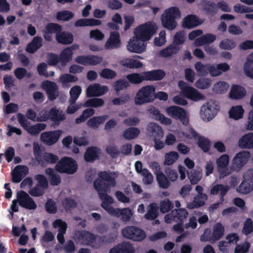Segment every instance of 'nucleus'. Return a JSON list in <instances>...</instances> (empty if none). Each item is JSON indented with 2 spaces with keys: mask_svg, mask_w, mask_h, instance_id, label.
<instances>
[{
  "mask_svg": "<svg viewBox=\"0 0 253 253\" xmlns=\"http://www.w3.org/2000/svg\"><path fill=\"white\" fill-rule=\"evenodd\" d=\"M145 80L150 81H160L166 75V73L162 70L158 69L144 72Z\"/></svg>",
  "mask_w": 253,
  "mask_h": 253,
  "instance_id": "nucleus-27",
  "label": "nucleus"
},
{
  "mask_svg": "<svg viewBox=\"0 0 253 253\" xmlns=\"http://www.w3.org/2000/svg\"><path fill=\"white\" fill-rule=\"evenodd\" d=\"M197 140V144L205 153L208 152L210 150L211 142L209 139L204 136H199Z\"/></svg>",
  "mask_w": 253,
  "mask_h": 253,
  "instance_id": "nucleus-51",
  "label": "nucleus"
},
{
  "mask_svg": "<svg viewBox=\"0 0 253 253\" xmlns=\"http://www.w3.org/2000/svg\"><path fill=\"white\" fill-rule=\"evenodd\" d=\"M224 232V228L222 224L217 223L213 227V232L211 236L210 237V241L213 243L218 240L222 237Z\"/></svg>",
  "mask_w": 253,
  "mask_h": 253,
  "instance_id": "nucleus-33",
  "label": "nucleus"
},
{
  "mask_svg": "<svg viewBox=\"0 0 253 253\" xmlns=\"http://www.w3.org/2000/svg\"><path fill=\"white\" fill-rule=\"evenodd\" d=\"M132 215V212L129 208L119 209L118 210V214L116 215L117 217H120V219L124 222H127L130 219Z\"/></svg>",
  "mask_w": 253,
  "mask_h": 253,
  "instance_id": "nucleus-45",
  "label": "nucleus"
},
{
  "mask_svg": "<svg viewBox=\"0 0 253 253\" xmlns=\"http://www.w3.org/2000/svg\"><path fill=\"white\" fill-rule=\"evenodd\" d=\"M28 172V168L24 166H17L12 173V181L15 183L20 182Z\"/></svg>",
  "mask_w": 253,
  "mask_h": 253,
  "instance_id": "nucleus-23",
  "label": "nucleus"
},
{
  "mask_svg": "<svg viewBox=\"0 0 253 253\" xmlns=\"http://www.w3.org/2000/svg\"><path fill=\"white\" fill-rule=\"evenodd\" d=\"M211 85V80L208 78H200L195 83V86L201 89L208 88Z\"/></svg>",
  "mask_w": 253,
  "mask_h": 253,
  "instance_id": "nucleus-61",
  "label": "nucleus"
},
{
  "mask_svg": "<svg viewBox=\"0 0 253 253\" xmlns=\"http://www.w3.org/2000/svg\"><path fill=\"white\" fill-rule=\"evenodd\" d=\"M179 158V155L175 151H171L166 154L164 164L170 166L174 163Z\"/></svg>",
  "mask_w": 253,
  "mask_h": 253,
  "instance_id": "nucleus-57",
  "label": "nucleus"
},
{
  "mask_svg": "<svg viewBox=\"0 0 253 253\" xmlns=\"http://www.w3.org/2000/svg\"><path fill=\"white\" fill-rule=\"evenodd\" d=\"M238 145L242 149H253V132L243 135L238 141Z\"/></svg>",
  "mask_w": 253,
  "mask_h": 253,
  "instance_id": "nucleus-25",
  "label": "nucleus"
},
{
  "mask_svg": "<svg viewBox=\"0 0 253 253\" xmlns=\"http://www.w3.org/2000/svg\"><path fill=\"white\" fill-rule=\"evenodd\" d=\"M108 90L107 86H101L99 84H94L89 85L86 90L87 97L100 96L105 94Z\"/></svg>",
  "mask_w": 253,
  "mask_h": 253,
  "instance_id": "nucleus-17",
  "label": "nucleus"
},
{
  "mask_svg": "<svg viewBox=\"0 0 253 253\" xmlns=\"http://www.w3.org/2000/svg\"><path fill=\"white\" fill-rule=\"evenodd\" d=\"M216 39V36L211 34L204 35L195 41L194 44L199 46L205 44H208L213 42Z\"/></svg>",
  "mask_w": 253,
  "mask_h": 253,
  "instance_id": "nucleus-38",
  "label": "nucleus"
},
{
  "mask_svg": "<svg viewBox=\"0 0 253 253\" xmlns=\"http://www.w3.org/2000/svg\"><path fill=\"white\" fill-rule=\"evenodd\" d=\"M219 110L218 105L212 101H209L203 105L200 110L201 117L205 121H209L212 119Z\"/></svg>",
  "mask_w": 253,
  "mask_h": 253,
  "instance_id": "nucleus-9",
  "label": "nucleus"
},
{
  "mask_svg": "<svg viewBox=\"0 0 253 253\" xmlns=\"http://www.w3.org/2000/svg\"><path fill=\"white\" fill-rule=\"evenodd\" d=\"M53 227L55 228H59L58 233L65 234L67 228V224L65 221L58 219L53 221Z\"/></svg>",
  "mask_w": 253,
  "mask_h": 253,
  "instance_id": "nucleus-63",
  "label": "nucleus"
},
{
  "mask_svg": "<svg viewBox=\"0 0 253 253\" xmlns=\"http://www.w3.org/2000/svg\"><path fill=\"white\" fill-rule=\"evenodd\" d=\"M188 175L192 184L198 183L202 176V172L195 169L192 170L188 173Z\"/></svg>",
  "mask_w": 253,
  "mask_h": 253,
  "instance_id": "nucleus-58",
  "label": "nucleus"
},
{
  "mask_svg": "<svg viewBox=\"0 0 253 253\" xmlns=\"http://www.w3.org/2000/svg\"><path fill=\"white\" fill-rule=\"evenodd\" d=\"M159 207L155 203H151L148 207V211L144 217L147 220H154L159 215Z\"/></svg>",
  "mask_w": 253,
  "mask_h": 253,
  "instance_id": "nucleus-39",
  "label": "nucleus"
},
{
  "mask_svg": "<svg viewBox=\"0 0 253 253\" xmlns=\"http://www.w3.org/2000/svg\"><path fill=\"white\" fill-rule=\"evenodd\" d=\"M104 101L102 98H94L87 99L83 105L84 107L97 108L104 105Z\"/></svg>",
  "mask_w": 253,
  "mask_h": 253,
  "instance_id": "nucleus-49",
  "label": "nucleus"
},
{
  "mask_svg": "<svg viewBox=\"0 0 253 253\" xmlns=\"http://www.w3.org/2000/svg\"><path fill=\"white\" fill-rule=\"evenodd\" d=\"M58 157L57 155L51 153L44 152L42 153V156L37 162L38 165H40L42 167H46L48 164H53L57 162Z\"/></svg>",
  "mask_w": 253,
  "mask_h": 253,
  "instance_id": "nucleus-20",
  "label": "nucleus"
},
{
  "mask_svg": "<svg viewBox=\"0 0 253 253\" xmlns=\"http://www.w3.org/2000/svg\"><path fill=\"white\" fill-rule=\"evenodd\" d=\"M120 45L121 41L119 33L117 32H111L109 38L105 44V48L107 49H114L120 47Z\"/></svg>",
  "mask_w": 253,
  "mask_h": 253,
  "instance_id": "nucleus-24",
  "label": "nucleus"
},
{
  "mask_svg": "<svg viewBox=\"0 0 253 253\" xmlns=\"http://www.w3.org/2000/svg\"><path fill=\"white\" fill-rule=\"evenodd\" d=\"M45 209L50 214H54L57 212V208L56 203L53 199H47L45 204Z\"/></svg>",
  "mask_w": 253,
  "mask_h": 253,
  "instance_id": "nucleus-64",
  "label": "nucleus"
},
{
  "mask_svg": "<svg viewBox=\"0 0 253 253\" xmlns=\"http://www.w3.org/2000/svg\"><path fill=\"white\" fill-rule=\"evenodd\" d=\"M180 17V13L176 7H169L165 10L161 16L162 25L166 29L172 30L177 26L175 19Z\"/></svg>",
  "mask_w": 253,
  "mask_h": 253,
  "instance_id": "nucleus-3",
  "label": "nucleus"
},
{
  "mask_svg": "<svg viewBox=\"0 0 253 253\" xmlns=\"http://www.w3.org/2000/svg\"><path fill=\"white\" fill-rule=\"evenodd\" d=\"M160 205V211L163 213L169 212L173 207V203L168 199L161 201Z\"/></svg>",
  "mask_w": 253,
  "mask_h": 253,
  "instance_id": "nucleus-60",
  "label": "nucleus"
},
{
  "mask_svg": "<svg viewBox=\"0 0 253 253\" xmlns=\"http://www.w3.org/2000/svg\"><path fill=\"white\" fill-rule=\"evenodd\" d=\"M49 120L55 124H59L65 119V116L62 111H60L55 107H52L49 111Z\"/></svg>",
  "mask_w": 253,
  "mask_h": 253,
  "instance_id": "nucleus-35",
  "label": "nucleus"
},
{
  "mask_svg": "<svg viewBox=\"0 0 253 253\" xmlns=\"http://www.w3.org/2000/svg\"><path fill=\"white\" fill-rule=\"evenodd\" d=\"M73 55V51L71 48H66L63 50L60 55L58 56L54 54H49L48 55V58L51 62V63H56L57 62H69Z\"/></svg>",
  "mask_w": 253,
  "mask_h": 253,
  "instance_id": "nucleus-15",
  "label": "nucleus"
},
{
  "mask_svg": "<svg viewBox=\"0 0 253 253\" xmlns=\"http://www.w3.org/2000/svg\"><path fill=\"white\" fill-rule=\"evenodd\" d=\"M180 48L175 44H170L161 50L158 56L164 58H170L173 55L176 54L180 50Z\"/></svg>",
  "mask_w": 253,
  "mask_h": 253,
  "instance_id": "nucleus-22",
  "label": "nucleus"
},
{
  "mask_svg": "<svg viewBox=\"0 0 253 253\" xmlns=\"http://www.w3.org/2000/svg\"><path fill=\"white\" fill-rule=\"evenodd\" d=\"M250 157V153L243 151L236 154L232 160L233 167L236 170H240L248 162Z\"/></svg>",
  "mask_w": 253,
  "mask_h": 253,
  "instance_id": "nucleus-16",
  "label": "nucleus"
},
{
  "mask_svg": "<svg viewBox=\"0 0 253 253\" xmlns=\"http://www.w3.org/2000/svg\"><path fill=\"white\" fill-rule=\"evenodd\" d=\"M146 46L145 41L134 35L128 42L126 48L130 52L141 53L145 51Z\"/></svg>",
  "mask_w": 253,
  "mask_h": 253,
  "instance_id": "nucleus-10",
  "label": "nucleus"
},
{
  "mask_svg": "<svg viewBox=\"0 0 253 253\" xmlns=\"http://www.w3.org/2000/svg\"><path fill=\"white\" fill-rule=\"evenodd\" d=\"M148 134L154 138H162L164 131L161 126L155 123H149L146 127Z\"/></svg>",
  "mask_w": 253,
  "mask_h": 253,
  "instance_id": "nucleus-21",
  "label": "nucleus"
},
{
  "mask_svg": "<svg viewBox=\"0 0 253 253\" xmlns=\"http://www.w3.org/2000/svg\"><path fill=\"white\" fill-rule=\"evenodd\" d=\"M99 149L95 146L88 147L84 155V159L85 162L89 163L94 162L99 159Z\"/></svg>",
  "mask_w": 253,
  "mask_h": 253,
  "instance_id": "nucleus-28",
  "label": "nucleus"
},
{
  "mask_svg": "<svg viewBox=\"0 0 253 253\" xmlns=\"http://www.w3.org/2000/svg\"><path fill=\"white\" fill-rule=\"evenodd\" d=\"M157 29L158 27L155 23L148 22L136 28L133 31V34L136 37L146 42L151 39Z\"/></svg>",
  "mask_w": 253,
  "mask_h": 253,
  "instance_id": "nucleus-5",
  "label": "nucleus"
},
{
  "mask_svg": "<svg viewBox=\"0 0 253 253\" xmlns=\"http://www.w3.org/2000/svg\"><path fill=\"white\" fill-rule=\"evenodd\" d=\"M113 174L114 172L106 171H100L98 173L100 178H96L93 182L94 187L97 191L100 199L102 200L101 206L110 205L114 202L112 197L107 195L110 191V187H115L116 185Z\"/></svg>",
  "mask_w": 253,
  "mask_h": 253,
  "instance_id": "nucleus-1",
  "label": "nucleus"
},
{
  "mask_svg": "<svg viewBox=\"0 0 253 253\" xmlns=\"http://www.w3.org/2000/svg\"><path fill=\"white\" fill-rule=\"evenodd\" d=\"M62 204L67 212L75 208L77 206V203L75 200L71 197L65 198L62 201Z\"/></svg>",
  "mask_w": 253,
  "mask_h": 253,
  "instance_id": "nucleus-56",
  "label": "nucleus"
},
{
  "mask_svg": "<svg viewBox=\"0 0 253 253\" xmlns=\"http://www.w3.org/2000/svg\"><path fill=\"white\" fill-rule=\"evenodd\" d=\"M140 133V131L138 128L129 127L124 131L123 136L126 140L133 139L137 137Z\"/></svg>",
  "mask_w": 253,
  "mask_h": 253,
  "instance_id": "nucleus-44",
  "label": "nucleus"
},
{
  "mask_svg": "<svg viewBox=\"0 0 253 253\" xmlns=\"http://www.w3.org/2000/svg\"><path fill=\"white\" fill-rule=\"evenodd\" d=\"M122 234L124 237L137 242L142 241L146 237L143 230L134 226L125 227L122 230Z\"/></svg>",
  "mask_w": 253,
  "mask_h": 253,
  "instance_id": "nucleus-7",
  "label": "nucleus"
},
{
  "mask_svg": "<svg viewBox=\"0 0 253 253\" xmlns=\"http://www.w3.org/2000/svg\"><path fill=\"white\" fill-rule=\"evenodd\" d=\"M244 112V110L242 106H233L229 111V116L230 118L238 120L243 117Z\"/></svg>",
  "mask_w": 253,
  "mask_h": 253,
  "instance_id": "nucleus-40",
  "label": "nucleus"
},
{
  "mask_svg": "<svg viewBox=\"0 0 253 253\" xmlns=\"http://www.w3.org/2000/svg\"><path fill=\"white\" fill-rule=\"evenodd\" d=\"M246 179H244L241 183L237 188V191L243 194L249 193L253 190V186Z\"/></svg>",
  "mask_w": 253,
  "mask_h": 253,
  "instance_id": "nucleus-48",
  "label": "nucleus"
},
{
  "mask_svg": "<svg viewBox=\"0 0 253 253\" xmlns=\"http://www.w3.org/2000/svg\"><path fill=\"white\" fill-rule=\"evenodd\" d=\"M61 31V27L57 24L49 23L47 24L43 31V35L47 41H51L52 35Z\"/></svg>",
  "mask_w": 253,
  "mask_h": 253,
  "instance_id": "nucleus-29",
  "label": "nucleus"
},
{
  "mask_svg": "<svg viewBox=\"0 0 253 253\" xmlns=\"http://www.w3.org/2000/svg\"><path fill=\"white\" fill-rule=\"evenodd\" d=\"M55 168L56 170L61 173L72 174L77 171L78 165L72 158L64 157L57 163Z\"/></svg>",
  "mask_w": 253,
  "mask_h": 253,
  "instance_id": "nucleus-6",
  "label": "nucleus"
},
{
  "mask_svg": "<svg viewBox=\"0 0 253 253\" xmlns=\"http://www.w3.org/2000/svg\"><path fill=\"white\" fill-rule=\"evenodd\" d=\"M157 180L161 188L166 189L170 185V182L168 177L162 172L157 174L156 175Z\"/></svg>",
  "mask_w": 253,
  "mask_h": 253,
  "instance_id": "nucleus-55",
  "label": "nucleus"
},
{
  "mask_svg": "<svg viewBox=\"0 0 253 253\" xmlns=\"http://www.w3.org/2000/svg\"><path fill=\"white\" fill-rule=\"evenodd\" d=\"M150 113L153 116L155 120L159 121L161 124L169 125L171 123L170 119L165 117L163 114H161L158 109L155 107L151 108L149 109Z\"/></svg>",
  "mask_w": 253,
  "mask_h": 253,
  "instance_id": "nucleus-31",
  "label": "nucleus"
},
{
  "mask_svg": "<svg viewBox=\"0 0 253 253\" xmlns=\"http://www.w3.org/2000/svg\"><path fill=\"white\" fill-rule=\"evenodd\" d=\"M107 118V115L93 117L88 120L87 125L89 127L97 128L105 121Z\"/></svg>",
  "mask_w": 253,
  "mask_h": 253,
  "instance_id": "nucleus-37",
  "label": "nucleus"
},
{
  "mask_svg": "<svg viewBox=\"0 0 253 253\" xmlns=\"http://www.w3.org/2000/svg\"><path fill=\"white\" fill-rule=\"evenodd\" d=\"M126 79L128 83L132 84H139L145 80L144 73L142 75L139 73H132L126 76Z\"/></svg>",
  "mask_w": 253,
  "mask_h": 253,
  "instance_id": "nucleus-47",
  "label": "nucleus"
},
{
  "mask_svg": "<svg viewBox=\"0 0 253 253\" xmlns=\"http://www.w3.org/2000/svg\"><path fill=\"white\" fill-rule=\"evenodd\" d=\"M172 212L173 215V221L177 222H183L188 214L187 211L184 209H175L172 211Z\"/></svg>",
  "mask_w": 253,
  "mask_h": 253,
  "instance_id": "nucleus-42",
  "label": "nucleus"
},
{
  "mask_svg": "<svg viewBox=\"0 0 253 253\" xmlns=\"http://www.w3.org/2000/svg\"><path fill=\"white\" fill-rule=\"evenodd\" d=\"M229 87V84L224 81L216 83L213 87V91L218 94H222L226 92Z\"/></svg>",
  "mask_w": 253,
  "mask_h": 253,
  "instance_id": "nucleus-52",
  "label": "nucleus"
},
{
  "mask_svg": "<svg viewBox=\"0 0 253 253\" xmlns=\"http://www.w3.org/2000/svg\"><path fill=\"white\" fill-rule=\"evenodd\" d=\"M78 63H99L102 61V59L94 55L79 56L76 59Z\"/></svg>",
  "mask_w": 253,
  "mask_h": 253,
  "instance_id": "nucleus-36",
  "label": "nucleus"
},
{
  "mask_svg": "<svg viewBox=\"0 0 253 253\" xmlns=\"http://www.w3.org/2000/svg\"><path fill=\"white\" fill-rule=\"evenodd\" d=\"M236 46V42L233 40L228 39L222 40L219 44V47L224 50H231Z\"/></svg>",
  "mask_w": 253,
  "mask_h": 253,
  "instance_id": "nucleus-59",
  "label": "nucleus"
},
{
  "mask_svg": "<svg viewBox=\"0 0 253 253\" xmlns=\"http://www.w3.org/2000/svg\"><path fill=\"white\" fill-rule=\"evenodd\" d=\"M216 67L213 65L209 66V73L212 77H216L221 75L222 72L229 70V64H216Z\"/></svg>",
  "mask_w": 253,
  "mask_h": 253,
  "instance_id": "nucleus-34",
  "label": "nucleus"
},
{
  "mask_svg": "<svg viewBox=\"0 0 253 253\" xmlns=\"http://www.w3.org/2000/svg\"><path fill=\"white\" fill-rule=\"evenodd\" d=\"M62 133L59 129L43 132L41 135V139L44 144L51 146L58 141Z\"/></svg>",
  "mask_w": 253,
  "mask_h": 253,
  "instance_id": "nucleus-13",
  "label": "nucleus"
},
{
  "mask_svg": "<svg viewBox=\"0 0 253 253\" xmlns=\"http://www.w3.org/2000/svg\"><path fill=\"white\" fill-rule=\"evenodd\" d=\"M134 249L129 243H123L111 249L109 253H134Z\"/></svg>",
  "mask_w": 253,
  "mask_h": 253,
  "instance_id": "nucleus-26",
  "label": "nucleus"
},
{
  "mask_svg": "<svg viewBox=\"0 0 253 253\" xmlns=\"http://www.w3.org/2000/svg\"><path fill=\"white\" fill-rule=\"evenodd\" d=\"M168 115L173 119L178 120L184 126L189 124V117L186 111L182 108L177 106L168 107L166 109Z\"/></svg>",
  "mask_w": 253,
  "mask_h": 253,
  "instance_id": "nucleus-8",
  "label": "nucleus"
},
{
  "mask_svg": "<svg viewBox=\"0 0 253 253\" xmlns=\"http://www.w3.org/2000/svg\"><path fill=\"white\" fill-rule=\"evenodd\" d=\"M17 198L19 205L28 210H35L37 204L34 200L25 191H20L17 192Z\"/></svg>",
  "mask_w": 253,
  "mask_h": 253,
  "instance_id": "nucleus-11",
  "label": "nucleus"
},
{
  "mask_svg": "<svg viewBox=\"0 0 253 253\" xmlns=\"http://www.w3.org/2000/svg\"><path fill=\"white\" fill-rule=\"evenodd\" d=\"M203 23L195 15H190L185 17L183 20V26L187 28L191 29L199 26Z\"/></svg>",
  "mask_w": 253,
  "mask_h": 253,
  "instance_id": "nucleus-32",
  "label": "nucleus"
},
{
  "mask_svg": "<svg viewBox=\"0 0 253 253\" xmlns=\"http://www.w3.org/2000/svg\"><path fill=\"white\" fill-rule=\"evenodd\" d=\"M129 86L128 81L125 79H120L114 83V89L116 91V93H118L122 90L126 89Z\"/></svg>",
  "mask_w": 253,
  "mask_h": 253,
  "instance_id": "nucleus-53",
  "label": "nucleus"
},
{
  "mask_svg": "<svg viewBox=\"0 0 253 253\" xmlns=\"http://www.w3.org/2000/svg\"><path fill=\"white\" fill-rule=\"evenodd\" d=\"M82 93V88L80 85H76L73 86L70 90V98L69 103L75 104L80 94Z\"/></svg>",
  "mask_w": 253,
  "mask_h": 253,
  "instance_id": "nucleus-43",
  "label": "nucleus"
},
{
  "mask_svg": "<svg viewBox=\"0 0 253 253\" xmlns=\"http://www.w3.org/2000/svg\"><path fill=\"white\" fill-rule=\"evenodd\" d=\"M83 245L91 246L94 249H99L105 243L110 242L105 236H95L94 234L86 231H81L78 237Z\"/></svg>",
  "mask_w": 253,
  "mask_h": 253,
  "instance_id": "nucleus-2",
  "label": "nucleus"
},
{
  "mask_svg": "<svg viewBox=\"0 0 253 253\" xmlns=\"http://www.w3.org/2000/svg\"><path fill=\"white\" fill-rule=\"evenodd\" d=\"M42 39L41 38L35 37L32 42L27 45V51L29 53L35 52L42 46Z\"/></svg>",
  "mask_w": 253,
  "mask_h": 253,
  "instance_id": "nucleus-50",
  "label": "nucleus"
},
{
  "mask_svg": "<svg viewBox=\"0 0 253 253\" xmlns=\"http://www.w3.org/2000/svg\"><path fill=\"white\" fill-rule=\"evenodd\" d=\"M46 125L44 124L38 123L33 126L29 125L26 130L31 135H37L42 130L46 127Z\"/></svg>",
  "mask_w": 253,
  "mask_h": 253,
  "instance_id": "nucleus-46",
  "label": "nucleus"
},
{
  "mask_svg": "<svg viewBox=\"0 0 253 253\" xmlns=\"http://www.w3.org/2000/svg\"><path fill=\"white\" fill-rule=\"evenodd\" d=\"M155 90L156 88L153 85H147L142 87L137 91L134 97L135 104L141 105L153 102Z\"/></svg>",
  "mask_w": 253,
  "mask_h": 253,
  "instance_id": "nucleus-4",
  "label": "nucleus"
},
{
  "mask_svg": "<svg viewBox=\"0 0 253 253\" xmlns=\"http://www.w3.org/2000/svg\"><path fill=\"white\" fill-rule=\"evenodd\" d=\"M41 87L45 91L49 100L54 101L58 96V87L55 82L44 81L41 84Z\"/></svg>",
  "mask_w": 253,
  "mask_h": 253,
  "instance_id": "nucleus-12",
  "label": "nucleus"
},
{
  "mask_svg": "<svg viewBox=\"0 0 253 253\" xmlns=\"http://www.w3.org/2000/svg\"><path fill=\"white\" fill-rule=\"evenodd\" d=\"M78 78L76 76L70 74H62L59 78V82L62 83L63 86H68V83L76 82Z\"/></svg>",
  "mask_w": 253,
  "mask_h": 253,
  "instance_id": "nucleus-54",
  "label": "nucleus"
},
{
  "mask_svg": "<svg viewBox=\"0 0 253 253\" xmlns=\"http://www.w3.org/2000/svg\"><path fill=\"white\" fill-rule=\"evenodd\" d=\"M56 38L57 42L59 43L68 44L72 42L73 41V36L71 34L59 31L56 34Z\"/></svg>",
  "mask_w": 253,
  "mask_h": 253,
  "instance_id": "nucleus-41",
  "label": "nucleus"
},
{
  "mask_svg": "<svg viewBox=\"0 0 253 253\" xmlns=\"http://www.w3.org/2000/svg\"><path fill=\"white\" fill-rule=\"evenodd\" d=\"M229 190L230 186L227 185L216 184L211 188L210 194L212 195H218L220 203H222L225 200V196Z\"/></svg>",
  "mask_w": 253,
  "mask_h": 253,
  "instance_id": "nucleus-18",
  "label": "nucleus"
},
{
  "mask_svg": "<svg viewBox=\"0 0 253 253\" xmlns=\"http://www.w3.org/2000/svg\"><path fill=\"white\" fill-rule=\"evenodd\" d=\"M182 92L185 97L193 101H198L204 98L202 94L191 86H185L182 88Z\"/></svg>",
  "mask_w": 253,
  "mask_h": 253,
  "instance_id": "nucleus-19",
  "label": "nucleus"
},
{
  "mask_svg": "<svg viewBox=\"0 0 253 253\" xmlns=\"http://www.w3.org/2000/svg\"><path fill=\"white\" fill-rule=\"evenodd\" d=\"M229 158L227 154H223L216 160L217 170L220 178H223L230 173L227 167Z\"/></svg>",
  "mask_w": 253,
  "mask_h": 253,
  "instance_id": "nucleus-14",
  "label": "nucleus"
},
{
  "mask_svg": "<svg viewBox=\"0 0 253 253\" xmlns=\"http://www.w3.org/2000/svg\"><path fill=\"white\" fill-rule=\"evenodd\" d=\"M246 94L245 88L239 85H233L231 87L229 97L233 99H240Z\"/></svg>",
  "mask_w": 253,
  "mask_h": 253,
  "instance_id": "nucleus-30",
  "label": "nucleus"
},
{
  "mask_svg": "<svg viewBox=\"0 0 253 253\" xmlns=\"http://www.w3.org/2000/svg\"><path fill=\"white\" fill-rule=\"evenodd\" d=\"M167 42L166 33L165 31H160L159 36L154 39V44L157 46H162Z\"/></svg>",
  "mask_w": 253,
  "mask_h": 253,
  "instance_id": "nucleus-62",
  "label": "nucleus"
}]
</instances>
